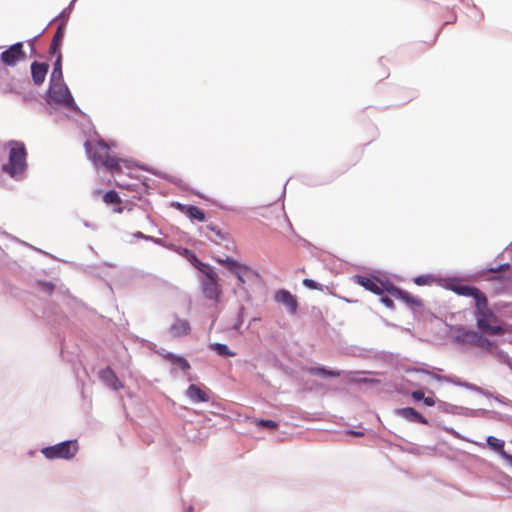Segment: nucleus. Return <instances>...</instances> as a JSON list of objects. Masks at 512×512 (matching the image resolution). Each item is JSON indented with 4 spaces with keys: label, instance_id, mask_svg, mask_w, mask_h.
Here are the masks:
<instances>
[{
    "label": "nucleus",
    "instance_id": "1",
    "mask_svg": "<svg viewBox=\"0 0 512 512\" xmlns=\"http://www.w3.org/2000/svg\"><path fill=\"white\" fill-rule=\"evenodd\" d=\"M89 159L96 167H105L113 176L122 173V164L127 167V162L118 159L110 154L109 146L102 140L91 145L89 142L85 144Z\"/></svg>",
    "mask_w": 512,
    "mask_h": 512
},
{
    "label": "nucleus",
    "instance_id": "2",
    "mask_svg": "<svg viewBox=\"0 0 512 512\" xmlns=\"http://www.w3.org/2000/svg\"><path fill=\"white\" fill-rule=\"evenodd\" d=\"M474 317L478 330L486 335L496 336L506 333L501 319L490 309L488 299L475 303Z\"/></svg>",
    "mask_w": 512,
    "mask_h": 512
},
{
    "label": "nucleus",
    "instance_id": "3",
    "mask_svg": "<svg viewBox=\"0 0 512 512\" xmlns=\"http://www.w3.org/2000/svg\"><path fill=\"white\" fill-rule=\"evenodd\" d=\"M8 162L3 165V171L15 179H20L27 168V151L23 142L9 141Z\"/></svg>",
    "mask_w": 512,
    "mask_h": 512
},
{
    "label": "nucleus",
    "instance_id": "4",
    "mask_svg": "<svg viewBox=\"0 0 512 512\" xmlns=\"http://www.w3.org/2000/svg\"><path fill=\"white\" fill-rule=\"evenodd\" d=\"M79 446L76 440L64 441L53 446L45 447L41 453L48 460L72 459L78 452Z\"/></svg>",
    "mask_w": 512,
    "mask_h": 512
},
{
    "label": "nucleus",
    "instance_id": "5",
    "mask_svg": "<svg viewBox=\"0 0 512 512\" xmlns=\"http://www.w3.org/2000/svg\"><path fill=\"white\" fill-rule=\"evenodd\" d=\"M48 96L54 103L61 104L67 108H73L74 99L63 81L50 82Z\"/></svg>",
    "mask_w": 512,
    "mask_h": 512
},
{
    "label": "nucleus",
    "instance_id": "6",
    "mask_svg": "<svg viewBox=\"0 0 512 512\" xmlns=\"http://www.w3.org/2000/svg\"><path fill=\"white\" fill-rule=\"evenodd\" d=\"M205 279L202 281V291L206 298L218 301L221 294V288L218 283V275L211 267H204Z\"/></svg>",
    "mask_w": 512,
    "mask_h": 512
},
{
    "label": "nucleus",
    "instance_id": "7",
    "mask_svg": "<svg viewBox=\"0 0 512 512\" xmlns=\"http://www.w3.org/2000/svg\"><path fill=\"white\" fill-rule=\"evenodd\" d=\"M449 289L453 291L455 294L463 297H471L475 303H480L482 300L487 298L484 292H482L479 288L465 284L461 281H453L448 285Z\"/></svg>",
    "mask_w": 512,
    "mask_h": 512
},
{
    "label": "nucleus",
    "instance_id": "8",
    "mask_svg": "<svg viewBox=\"0 0 512 512\" xmlns=\"http://www.w3.org/2000/svg\"><path fill=\"white\" fill-rule=\"evenodd\" d=\"M26 58L21 42L11 45L8 49L1 53V61L7 66H15L19 61Z\"/></svg>",
    "mask_w": 512,
    "mask_h": 512
},
{
    "label": "nucleus",
    "instance_id": "9",
    "mask_svg": "<svg viewBox=\"0 0 512 512\" xmlns=\"http://www.w3.org/2000/svg\"><path fill=\"white\" fill-rule=\"evenodd\" d=\"M274 300L277 303L285 306L290 314H296L298 309V302L296 297L292 295L290 291L285 289H280L276 291L274 294Z\"/></svg>",
    "mask_w": 512,
    "mask_h": 512
},
{
    "label": "nucleus",
    "instance_id": "10",
    "mask_svg": "<svg viewBox=\"0 0 512 512\" xmlns=\"http://www.w3.org/2000/svg\"><path fill=\"white\" fill-rule=\"evenodd\" d=\"M481 332L471 329H467L463 326H459L455 329V339L457 342L462 344L475 346L479 340Z\"/></svg>",
    "mask_w": 512,
    "mask_h": 512
},
{
    "label": "nucleus",
    "instance_id": "11",
    "mask_svg": "<svg viewBox=\"0 0 512 512\" xmlns=\"http://www.w3.org/2000/svg\"><path fill=\"white\" fill-rule=\"evenodd\" d=\"M355 282L359 284L360 286L364 287L366 290L371 291L372 293L376 295H382L383 292L386 290V287H384L383 283H379V281L375 278H370L367 276H361L357 275L354 277Z\"/></svg>",
    "mask_w": 512,
    "mask_h": 512
},
{
    "label": "nucleus",
    "instance_id": "12",
    "mask_svg": "<svg viewBox=\"0 0 512 512\" xmlns=\"http://www.w3.org/2000/svg\"><path fill=\"white\" fill-rule=\"evenodd\" d=\"M173 338L185 337L190 334L191 326L187 319L176 317L168 329Z\"/></svg>",
    "mask_w": 512,
    "mask_h": 512
},
{
    "label": "nucleus",
    "instance_id": "13",
    "mask_svg": "<svg viewBox=\"0 0 512 512\" xmlns=\"http://www.w3.org/2000/svg\"><path fill=\"white\" fill-rule=\"evenodd\" d=\"M386 291H388L394 297L404 301L406 304H408L410 306H421L422 305V301L420 299L415 298L407 291L399 289L393 285L389 284V287H386Z\"/></svg>",
    "mask_w": 512,
    "mask_h": 512
},
{
    "label": "nucleus",
    "instance_id": "14",
    "mask_svg": "<svg viewBox=\"0 0 512 512\" xmlns=\"http://www.w3.org/2000/svg\"><path fill=\"white\" fill-rule=\"evenodd\" d=\"M49 65L44 62L34 61L31 64V75L35 85L39 86L45 81Z\"/></svg>",
    "mask_w": 512,
    "mask_h": 512
},
{
    "label": "nucleus",
    "instance_id": "15",
    "mask_svg": "<svg viewBox=\"0 0 512 512\" xmlns=\"http://www.w3.org/2000/svg\"><path fill=\"white\" fill-rule=\"evenodd\" d=\"M187 397L194 403L208 402V394L202 390L199 386L191 384L186 390Z\"/></svg>",
    "mask_w": 512,
    "mask_h": 512
},
{
    "label": "nucleus",
    "instance_id": "16",
    "mask_svg": "<svg viewBox=\"0 0 512 512\" xmlns=\"http://www.w3.org/2000/svg\"><path fill=\"white\" fill-rule=\"evenodd\" d=\"M398 414L411 422H417L421 424H428L426 418H424L417 410L412 407H405L398 410Z\"/></svg>",
    "mask_w": 512,
    "mask_h": 512
},
{
    "label": "nucleus",
    "instance_id": "17",
    "mask_svg": "<svg viewBox=\"0 0 512 512\" xmlns=\"http://www.w3.org/2000/svg\"><path fill=\"white\" fill-rule=\"evenodd\" d=\"M64 29H65V24L61 23L58 26L57 31L54 34L53 39L51 41V44H50V47H49V54L50 55H55V54L60 53L61 43H62L63 38H64Z\"/></svg>",
    "mask_w": 512,
    "mask_h": 512
},
{
    "label": "nucleus",
    "instance_id": "18",
    "mask_svg": "<svg viewBox=\"0 0 512 512\" xmlns=\"http://www.w3.org/2000/svg\"><path fill=\"white\" fill-rule=\"evenodd\" d=\"M103 201L107 205H113L114 212L119 213V214L123 212V207L121 206L122 200L116 191L110 190V191L106 192L103 195Z\"/></svg>",
    "mask_w": 512,
    "mask_h": 512
},
{
    "label": "nucleus",
    "instance_id": "19",
    "mask_svg": "<svg viewBox=\"0 0 512 512\" xmlns=\"http://www.w3.org/2000/svg\"><path fill=\"white\" fill-rule=\"evenodd\" d=\"M101 378L114 390L122 388V384L115 375L114 371L110 368H106L101 372Z\"/></svg>",
    "mask_w": 512,
    "mask_h": 512
},
{
    "label": "nucleus",
    "instance_id": "20",
    "mask_svg": "<svg viewBox=\"0 0 512 512\" xmlns=\"http://www.w3.org/2000/svg\"><path fill=\"white\" fill-rule=\"evenodd\" d=\"M56 60L53 64V71L50 75V82H59L63 81V73H62V54H56Z\"/></svg>",
    "mask_w": 512,
    "mask_h": 512
},
{
    "label": "nucleus",
    "instance_id": "21",
    "mask_svg": "<svg viewBox=\"0 0 512 512\" xmlns=\"http://www.w3.org/2000/svg\"><path fill=\"white\" fill-rule=\"evenodd\" d=\"M487 445L491 450L496 451L503 458V452H506L504 450L505 442L503 440L494 436H489L487 438Z\"/></svg>",
    "mask_w": 512,
    "mask_h": 512
},
{
    "label": "nucleus",
    "instance_id": "22",
    "mask_svg": "<svg viewBox=\"0 0 512 512\" xmlns=\"http://www.w3.org/2000/svg\"><path fill=\"white\" fill-rule=\"evenodd\" d=\"M164 358L168 361H170L172 364H176V365H179L180 368L184 371H187L190 369V364L189 362L181 357V356H177V355H174L172 353H167L164 355Z\"/></svg>",
    "mask_w": 512,
    "mask_h": 512
},
{
    "label": "nucleus",
    "instance_id": "23",
    "mask_svg": "<svg viewBox=\"0 0 512 512\" xmlns=\"http://www.w3.org/2000/svg\"><path fill=\"white\" fill-rule=\"evenodd\" d=\"M184 213L190 218L195 219L200 222L205 220V213L202 209H200L197 206H188L185 210H183Z\"/></svg>",
    "mask_w": 512,
    "mask_h": 512
},
{
    "label": "nucleus",
    "instance_id": "24",
    "mask_svg": "<svg viewBox=\"0 0 512 512\" xmlns=\"http://www.w3.org/2000/svg\"><path fill=\"white\" fill-rule=\"evenodd\" d=\"M307 372L314 375H322L329 377H339L341 375V371L328 370L323 367H310L307 369Z\"/></svg>",
    "mask_w": 512,
    "mask_h": 512
},
{
    "label": "nucleus",
    "instance_id": "25",
    "mask_svg": "<svg viewBox=\"0 0 512 512\" xmlns=\"http://www.w3.org/2000/svg\"><path fill=\"white\" fill-rule=\"evenodd\" d=\"M217 262L222 264V265H224L232 273L243 265V264L239 263L238 261H236V260H234V259H232L230 257H226L224 259L218 258Z\"/></svg>",
    "mask_w": 512,
    "mask_h": 512
},
{
    "label": "nucleus",
    "instance_id": "26",
    "mask_svg": "<svg viewBox=\"0 0 512 512\" xmlns=\"http://www.w3.org/2000/svg\"><path fill=\"white\" fill-rule=\"evenodd\" d=\"M220 356H234L235 353L230 351L227 345L221 343H213L210 346Z\"/></svg>",
    "mask_w": 512,
    "mask_h": 512
},
{
    "label": "nucleus",
    "instance_id": "27",
    "mask_svg": "<svg viewBox=\"0 0 512 512\" xmlns=\"http://www.w3.org/2000/svg\"><path fill=\"white\" fill-rule=\"evenodd\" d=\"M185 252L187 254H189V259L190 261L192 262V264L194 265L195 268H197L201 273H204L206 272V269L204 267H210L208 264H205L203 262H201L195 254L189 252L188 250H185Z\"/></svg>",
    "mask_w": 512,
    "mask_h": 512
},
{
    "label": "nucleus",
    "instance_id": "28",
    "mask_svg": "<svg viewBox=\"0 0 512 512\" xmlns=\"http://www.w3.org/2000/svg\"><path fill=\"white\" fill-rule=\"evenodd\" d=\"M250 271V268L246 265H242L233 274L237 277L240 284L245 283L244 275H246Z\"/></svg>",
    "mask_w": 512,
    "mask_h": 512
},
{
    "label": "nucleus",
    "instance_id": "29",
    "mask_svg": "<svg viewBox=\"0 0 512 512\" xmlns=\"http://www.w3.org/2000/svg\"><path fill=\"white\" fill-rule=\"evenodd\" d=\"M475 347H479L486 350H491L493 347V343L488 340L486 337L483 336V333L480 334L479 340L477 341V344Z\"/></svg>",
    "mask_w": 512,
    "mask_h": 512
},
{
    "label": "nucleus",
    "instance_id": "30",
    "mask_svg": "<svg viewBox=\"0 0 512 512\" xmlns=\"http://www.w3.org/2000/svg\"><path fill=\"white\" fill-rule=\"evenodd\" d=\"M255 424L259 427L269 428V429H276L278 427L277 422L273 420H264L259 419L255 421Z\"/></svg>",
    "mask_w": 512,
    "mask_h": 512
},
{
    "label": "nucleus",
    "instance_id": "31",
    "mask_svg": "<svg viewBox=\"0 0 512 512\" xmlns=\"http://www.w3.org/2000/svg\"><path fill=\"white\" fill-rule=\"evenodd\" d=\"M431 280L432 278L429 275H420L414 279V282L419 286H424L429 285L431 283Z\"/></svg>",
    "mask_w": 512,
    "mask_h": 512
},
{
    "label": "nucleus",
    "instance_id": "32",
    "mask_svg": "<svg viewBox=\"0 0 512 512\" xmlns=\"http://www.w3.org/2000/svg\"><path fill=\"white\" fill-rule=\"evenodd\" d=\"M302 283L309 289L321 290V286L312 279L305 278Z\"/></svg>",
    "mask_w": 512,
    "mask_h": 512
},
{
    "label": "nucleus",
    "instance_id": "33",
    "mask_svg": "<svg viewBox=\"0 0 512 512\" xmlns=\"http://www.w3.org/2000/svg\"><path fill=\"white\" fill-rule=\"evenodd\" d=\"M508 268H509V264L505 263V264H501V265H498V266L488 267L487 271L491 272V273H498V272L507 270Z\"/></svg>",
    "mask_w": 512,
    "mask_h": 512
},
{
    "label": "nucleus",
    "instance_id": "34",
    "mask_svg": "<svg viewBox=\"0 0 512 512\" xmlns=\"http://www.w3.org/2000/svg\"><path fill=\"white\" fill-rule=\"evenodd\" d=\"M412 397L414 400L420 401V400L424 399L425 395L422 390H416V391L412 392Z\"/></svg>",
    "mask_w": 512,
    "mask_h": 512
},
{
    "label": "nucleus",
    "instance_id": "35",
    "mask_svg": "<svg viewBox=\"0 0 512 512\" xmlns=\"http://www.w3.org/2000/svg\"><path fill=\"white\" fill-rule=\"evenodd\" d=\"M381 302L387 307V308H390L392 309L394 307V302L391 298L389 297H382L381 298Z\"/></svg>",
    "mask_w": 512,
    "mask_h": 512
},
{
    "label": "nucleus",
    "instance_id": "36",
    "mask_svg": "<svg viewBox=\"0 0 512 512\" xmlns=\"http://www.w3.org/2000/svg\"><path fill=\"white\" fill-rule=\"evenodd\" d=\"M423 402L427 406H434L435 405V399L432 396L424 397Z\"/></svg>",
    "mask_w": 512,
    "mask_h": 512
},
{
    "label": "nucleus",
    "instance_id": "37",
    "mask_svg": "<svg viewBox=\"0 0 512 512\" xmlns=\"http://www.w3.org/2000/svg\"><path fill=\"white\" fill-rule=\"evenodd\" d=\"M503 459L512 465V455L508 454L507 452H503Z\"/></svg>",
    "mask_w": 512,
    "mask_h": 512
},
{
    "label": "nucleus",
    "instance_id": "38",
    "mask_svg": "<svg viewBox=\"0 0 512 512\" xmlns=\"http://www.w3.org/2000/svg\"><path fill=\"white\" fill-rule=\"evenodd\" d=\"M349 433L352 435H355V436H363L364 435L363 432H359V431H350Z\"/></svg>",
    "mask_w": 512,
    "mask_h": 512
},
{
    "label": "nucleus",
    "instance_id": "39",
    "mask_svg": "<svg viewBox=\"0 0 512 512\" xmlns=\"http://www.w3.org/2000/svg\"><path fill=\"white\" fill-rule=\"evenodd\" d=\"M116 184H117V186H119L121 188H128L129 187L128 185H125V184H123L121 182H117Z\"/></svg>",
    "mask_w": 512,
    "mask_h": 512
}]
</instances>
